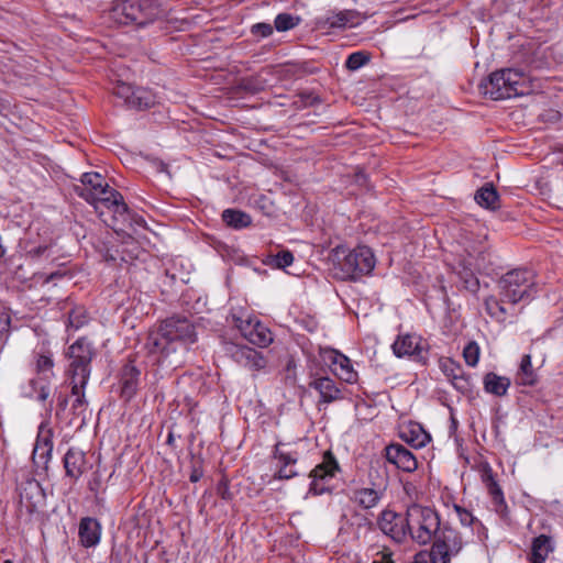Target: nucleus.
I'll use <instances>...</instances> for the list:
<instances>
[{"label":"nucleus","mask_w":563,"mask_h":563,"mask_svg":"<svg viewBox=\"0 0 563 563\" xmlns=\"http://www.w3.org/2000/svg\"><path fill=\"white\" fill-rule=\"evenodd\" d=\"M196 340V329L188 319L172 317L150 331L145 349L158 365L176 368L184 362L189 345Z\"/></svg>","instance_id":"obj_1"},{"label":"nucleus","mask_w":563,"mask_h":563,"mask_svg":"<svg viewBox=\"0 0 563 563\" xmlns=\"http://www.w3.org/2000/svg\"><path fill=\"white\" fill-rule=\"evenodd\" d=\"M80 180L81 184L75 187V191L92 205L100 216L104 214V210H108L113 213L114 221L128 220L129 209L123 196L118 190L110 188L101 174L85 173Z\"/></svg>","instance_id":"obj_2"},{"label":"nucleus","mask_w":563,"mask_h":563,"mask_svg":"<svg viewBox=\"0 0 563 563\" xmlns=\"http://www.w3.org/2000/svg\"><path fill=\"white\" fill-rule=\"evenodd\" d=\"M332 257L335 275L341 279L356 280L368 275L375 267L374 254L364 245L354 250L338 246L333 250Z\"/></svg>","instance_id":"obj_3"},{"label":"nucleus","mask_w":563,"mask_h":563,"mask_svg":"<svg viewBox=\"0 0 563 563\" xmlns=\"http://www.w3.org/2000/svg\"><path fill=\"white\" fill-rule=\"evenodd\" d=\"M498 295L501 301L512 306L530 302L538 294L536 274L528 268H516L504 274L498 283Z\"/></svg>","instance_id":"obj_4"},{"label":"nucleus","mask_w":563,"mask_h":563,"mask_svg":"<svg viewBox=\"0 0 563 563\" xmlns=\"http://www.w3.org/2000/svg\"><path fill=\"white\" fill-rule=\"evenodd\" d=\"M165 15L158 0H125L113 5L111 19L118 24L145 26Z\"/></svg>","instance_id":"obj_5"},{"label":"nucleus","mask_w":563,"mask_h":563,"mask_svg":"<svg viewBox=\"0 0 563 563\" xmlns=\"http://www.w3.org/2000/svg\"><path fill=\"white\" fill-rule=\"evenodd\" d=\"M526 88L525 74L514 68L494 71L479 84L481 91L493 100L509 99L523 95Z\"/></svg>","instance_id":"obj_6"},{"label":"nucleus","mask_w":563,"mask_h":563,"mask_svg":"<svg viewBox=\"0 0 563 563\" xmlns=\"http://www.w3.org/2000/svg\"><path fill=\"white\" fill-rule=\"evenodd\" d=\"M407 526L410 538L418 544L426 545L437 537L442 523L434 509L413 504L407 509Z\"/></svg>","instance_id":"obj_7"},{"label":"nucleus","mask_w":563,"mask_h":563,"mask_svg":"<svg viewBox=\"0 0 563 563\" xmlns=\"http://www.w3.org/2000/svg\"><path fill=\"white\" fill-rule=\"evenodd\" d=\"M66 355L69 360L66 374L70 383L86 386L91 373V361L95 356L92 344L86 338H79L68 347Z\"/></svg>","instance_id":"obj_8"},{"label":"nucleus","mask_w":563,"mask_h":563,"mask_svg":"<svg viewBox=\"0 0 563 563\" xmlns=\"http://www.w3.org/2000/svg\"><path fill=\"white\" fill-rule=\"evenodd\" d=\"M463 548L461 534L448 525H442L432 540L431 553L434 563H450L453 556H456Z\"/></svg>","instance_id":"obj_9"},{"label":"nucleus","mask_w":563,"mask_h":563,"mask_svg":"<svg viewBox=\"0 0 563 563\" xmlns=\"http://www.w3.org/2000/svg\"><path fill=\"white\" fill-rule=\"evenodd\" d=\"M340 471V466L334 455L328 451L324 453L322 463L318 464L311 472L312 478L309 487V494L319 496L330 493L331 489L325 485L327 481L333 478Z\"/></svg>","instance_id":"obj_10"},{"label":"nucleus","mask_w":563,"mask_h":563,"mask_svg":"<svg viewBox=\"0 0 563 563\" xmlns=\"http://www.w3.org/2000/svg\"><path fill=\"white\" fill-rule=\"evenodd\" d=\"M19 501L27 514L37 511L45 505L46 495L40 482L36 479H27L21 483L19 488Z\"/></svg>","instance_id":"obj_11"},{"label":"nucleus","mask_w":563,"mask_h":563,"mask_svg":"<svg viewBox=\"0 0 563 563\" xmlns=\"http://www.w3.org/2000/svg\"><path fill=\"white\" fill-rule=\"evenodd\" d=\"M481 479L484 483L494 506V510L500 516L506 517L508 515V507L504 497V493L495 479L493 468L488 463H483L479 468Z\"/></svg>","instance_id":"obj_12"},{"label":"nucleus","mask_w":563,"mask_h":563,"mask_svg":"<svg viewBox=\"0 0 563 563\" xmlns=\"http://www.w3.org/2000/svg\"><path fill=\"white\" fill-rule=\"evenodd\" d=\"M379 527L384 533L390 536L397 542H402L407 534H409L407 516L402 517L391 510L382 512Z\"/></svg>","instance_id":"obj_13"},{"label":"nucleus","mask_w":563,"mask_h":563,"mask_svg":"<svg viewBox=\"0 0 563 563\" xmlns=\"http://www.w3.org/2000/svg\"><path fill=\"white\" fill-rule=\"evenodd\" d=\"M228 351L238 364L251 371H260L266 366L267 362L264 355L253 347L246 345H231Z\"/></svg>","instance_id":"obj_14"},{"label":"nucleus","mask_w":563,"mask_h":563,"mask_svg":"<svg viewBox=\"0 0 563 563\" xmlns=\"http://www.w3.org/2000/svg\"><path fill=\"white\" fill-rule=\"evenodd\" d=\"M423 340L421 336L416 334H402L398 335L393 343V352L397 357L412 356L418 361H424L422 352Z\"/></svg>","instance_id":"obj_15"},{"label":"nucleus","mask_w":563,"mask_h":563,"mask_svg":"<svg viewBox=\"0 0 563 563\" xmlns=\"http://www.w3.org/2000/svg\"><path fill=\"white\" fill-rule=\"evenodd\" d=\"M386 460L397 468L411 473L418 468L416 456L404 445L393 443L385 449Z\"/></svg>","instance_id":"obj_16"},{"label":"nucleus","mask_w":563,"mask_h":563,"mask_svg":"<svg viewBox=\"0 0 563 563\" xmlns=\"http://www.w3.org/2000/svg\"><path fill=\"white\" fill-rule=\"evenodd\" d=\"M52 451L53 431L49 428L41 426L32 454L34 464L38 467L46 468L52 457Z\"/></svg>","instance_id":"obj_17"},{"label":"nucleus","mask_w":563,"mask_h":563,"mask_svg":"<svg viewBox=\"0 0 563 563\" xmlns=\"http://www.w3.org/2000/svg\"><path fill=\"white\" fill-rule=\"evenodd\" d=\"M79 542L84 548H95L101 538V525L96 518L85 517L78 527Z\"/></svg>","instance_id":"obj_18"},{"label":"nucleus","mask_w":563,"mask_h":563,"mask_svg":"<svg viewBox=\"0 0 563 563\" xmlns=\"http://www.w3.org/2000/svg\"><path fill=\"white\" fill-rule=\"evenodd\" d=\"M140 369L132 363H126L120 374L121 397L130 400L137 390L140 382Z\"/></svg>","instance_id":"obj_19"},{"label":"nucleus","mask_w":563,"mask_h":563,"mask_svg":"<svg viewBox=\"0 0 563 563\" xmlns=\"http://www.w3.org/2000/svg\"><path fill=\"white\" fill-rule=\"evenodd\" d=\"M309 386L320 394V402L330 404L342 398V391L335 382L328 376L313 378Z\"/></svg>","instance_id":"obj_20"},{"label":"nucleus","mask_w":563,"mask_h":563,"mask_svg":"<svg viewBox=\"0 0 563 563\" xmlns=\"http://www.w3.org/2000/svg\"><path fill=\"white\" fill-rule=\"evenodd\" d=\"M467 254L468 257L464 258L461 263L463 269L459 274L461 280L463 282L464 288L472 292H476L479 288V282L475 276L474 271L481 267V264L478 263L479 256H475L471 252H467ZM481 254L482 252H478V255Z\"/></svg>","instance_id":"obj_21"},{"label":"nucleus","mask_w":563,"mask_h":563,"mask_svg":"<svg viewBox=\"0 0 563 563\" xmlns=\"http://www.w3.org/2000/svg\"><path fill=\"white\" fill-rule=\"evenodd\" d=\"M384 492L385 488L380 486L362 487L353 490L351 499L361 508L371 509L378 505Z\"/></svg>","instance_id":"obj_22"},{"label":"nucleus","mask_w":563,"mask_h":563,"mask_svg":"<svg viewBox=\"0 0 563 563\" xmlns=\"http://www.w3.org/2000/svg\"><path fill=\"white\" fill-rule=\"evenodd\" d=\"M358 24L357 14L352 10L330 13L320 20V25L324 29H344L353 27Z\"/></svg>","instance_id":"obj_23"},{"label":"nucleus","mask_w":563,"mask_h":563,"mask_svg":"<svg viewBox=\"0 0 563 563\" xmlns=\"http://www.w3.org/2000/svg\"><path fill=\"white\" fill-rule=\"evenodd\" d=\"M86 456L85 453L77 449L70 448L64 456V467L66 475L73 479H78L85 471Z\"/></svg>","instance_id":"obj_24"},{"label":"nucleus","mask_w":563,"mask_h":563,"mask_svg":"<svg viewBox=\"0 0 563 563\" xmlns=\"http://www.w3.org/2000/svg\"><path fill=\"white\" fill-rule=\"evenodd\" d=\"M553 551L554 544L551 537L540 534L532 540L529 561L531 563H544Z\"/></svg>","instance_id":"obj_25"},{"label":"nucleus","mask_w":563,"mask_h":563,"mask_svg":"<svg viewBox=\"0 0 563 563\" xmlns=\"http://www.w3.org/2000/svg\"><path fill=\"white\" fill-rule=\"evenodd\" d=\"M483 384L486 393L503 397L507 394L511 382L506 376H499L496 373L489 372L484 376Z\"/></svg>","instance_id":"obj_26"},{"label":"nucleus","mask_w":563,"mask_h":563,"mask_svg":"<svg viewBox=\"0 0 563 563\" xmlns=\"http://www.w3.org/2000/svg\"><path fill=\"white\" fill-rule=\"evenodd\" d=\"M401 439L416 449L423 448L431 441L430 434L418 424H410L400 433Z\"/></svg>","instance_id":"obj_27"},{"label":"nucleus","mask_w":563,"mask_h":563,"mask_svg":"<svg viewBox=\"0 0 563 563\" xmlns=\"http://www.w3.org/2000/svg\"><path fill=\"white\" fill-rule=\"evenodd\" d=\"M334 373L340 379L353 384L357 380V373L353 369L350 358L341 353H335L333 357Z\"/></svg>","instance_id":"obj_28"},{"label":"nucleus","mask_w":563,"mask_h":563,"mask_svg":"<svg viewBox=\"0 0 563 563\" xmlns=\"http://www.w3.org/2000/svg\"><path fill=\"white\" fill-rule=\"evenodd\" d=\"M223 222L235 230L249 227L252 223V218L244 211L236 209H225L222 212Z\"/></svg>","instance_id":"obj_29"},{"label":"nucleus","mask_w":563,"mask_h":563,"mask_svg":"<svg viewBox=\"0 0 563 563\" xmlns=\"http://www.w3.org/2000/svg\"><path fill=\"white\" fill-rule=\"evenodd\" d=\"M538 380V375L534 372L531 363V356L526 354L522 356L519 369L517 373V383L523 386H533Z\"/></svg>","instance_id":"obj_30"},{"label":"nucleus","mask_w":563,"mask_h":563,"mask_svg":"<svg viewBox=\"0 0 563 563\" xmlns=\"http://www.w3.org/2000/svg\"><path fill=\"white\" fill-rule=\"evenodd\" d=\"M504 303H507V301H501L500 297L498 299L494 296L487 297L484 301L486 312L500 323L505 322L509 314Z\"/></svg>","instance_id":"obj_31"},{"label":"nucleus","mask_w":563,"mask_h":563,"mask_svg":"<svg viewBox=\"0 0 563 563\" xmlns=\"http://www.w3.org/2000/svg\"><path fill=\"white\" fill-rule=\"evenodd\" d=\"M244 336L254 345L265 347L267 346L272 341V334L263 327L260 322H256L251 330L247 332H244Z\"/></svg>","instance_id":"obj_32"},{"label":"nucleus","mask_w":563,"mask_h":563,"mask_svg":"<svg viewBox=\"0 0 563 563\" xmlns=\"http://www.w3.org/2000/svg\"><path fill=\"white\" fill-rule=\"evenodd\" d=\"M498 194L492 185L478 189L475 194L476 202L487 209L498 208Z\"/></svg>","instance_id":"obj_33"},{"label":"nucleus","mask_w":563,"mask_h":563,"mask_svg":"<svg viewBox=\"0 0 563 563\" xmlns=\"http://www.w3.org/2000/svg\"><path fill=\"white\" fill-rule=\"evenodd\" d=\"M154 103L155 98L153 93L145 88L137 87L134 89L133 97L130 99L128 107L142 110L150 108Z\"/></svg>","instance_id":"obj_34"},{"label":"nucleus","mask_w":563,"mask_h":563,"mask_svg":"<svg viewBox=\"0 0 563 563\" xmlns=\"http://www.w3.org/2000/svg\"><path fill=\"white\" fill-rule=\"evenodd\" d=\"M35 369L38 375L44 379H49L54 376L53 367L54 361L51 353H36L35 354Z\"/></svg>","instance_id":"obj_35"},{"label":"nucleus","mask_w":563,"mask_h":563,"mask_svg":"<svg viewBox=\"0 0 563 563\" xmlns=\"http://www.w3.org/2000/svg\"><path fill=\"white\" fill-rule=\"evenodd\" d=\"M71 386V395L75 397V400L71 405V410L74 415L80 416L88 405V401L85 396L86 386H79L76 383H70Z\"/></svg>","instance_id":"obj_36"},{"label":"nucleus","mask_w":563,"mask_h":563,"mask_svg":"<svg viewBox=\"0 0 563 563\" xmlns=\"http://www.w3.org/2000/svg\"><path fill=\"white\" fill-rule=\"evenodd\" d=\"M284 443L277 442L274 446L273 456L278 460L280 466H294L298 461L297 452H285L283 450Z\"/></svg>","instance_id":"obj_37"},{"label":"nucleus","mask_w":563,"mask_h":563,"mask_svg":"<svg viewBox=\"0 0 563 563\" xmlns=\"http://www.w3.org/2000/svg\"><path fill=\"white\" fill-rule=\"evenodd\" d=\"M294 262V255L288 250H283L277 254H272L267 257L266 264L276 268H286Z\"/></svg>","instance_id":"obj_38"},{"label":"nucleus","mask_w":563,"mask_h":563,"mask_svg":"<svg viewBox=\"0 0 563 563\" xmlns=\"http://www.w3.org/2000/svg\"><path fill=\"white\" fill-rule=\"evenodd\" d=\"M300 22L298 16H294L290 13H279L275 18L274 26L278 32H285L294 29Z\"/></svg>","instance_id":"obj_39"},{"label":"nucleus","mask_w":563,"mask_h":563,"mask_svg":"<svg viewBox=\"0 0 563 563\" xmlns=\"http://www.w3.org/2000/svg\"><path fill=\"white\" fill-rule=\"evenodd\" d=\"M440 368L450 380H453L464 372L459 363L449 357L440 360Z\"/></svg>","instance_id":"obj_40"},{"label":"nucleus","mask_w":563,"mask_h":563,"mask_svg":"<svg viewBox=\"0 0 563 563\" xmlns=\"http://www.w3.org/2000/svg\"><path fill=\"white\" fill-rule=\"evenodd\" d=\"M368 62H369V54H367L363 51H358V52H354L349 55V57L345 62V67L349 70L354 71V70L360 69L364 65H366Z\"/></svg>","instance_id":"obj_41"},{"label":"nucleus","mask_w":563,"mask_h":563,"mask_svg":"<svg viewBox=\"0 0 563 563\" xmlns=\"http://www.w3.org/2000/svg\"><path fill=\"white\" fill-rule=\"evenodd\" d=\"M88 321L86 311L81 307L71 309L68 313V325L75 330L80 329Z\"/></svg>","instance_id":"obj_42"},{"label":"nucleus","mask_w":563,"mask_h":563,"mask_svg":"<svg viewBox=\"0 0 563 563\" xmlns=\"http://www.w3.org/2000/svg\"><path fill=\"white\" fill-rule=\"evenodd\" d=\"M479 346L476 342L472 341L466 344L463 350V357L467 365L474 367L479 361Z\"/></svg>","instance_id":"obj_43"},{"label":"nucleus","mask_w":563,"mask_h":563,"mask_svg":"<svg viewBox=\"0 0 563 563\" xmlns=\"http://www.w3.org/2000/svg\"><path fill=\"white\" fill-rule=\"evenodd\" d=\"M11 331V316L4 310L0 309V343H4L9 336Z\"/></svg>","instance_id":"obj_44"},{"label":"nucleus","mask_w":563,"mask_h":563,"mask_svg":"<svg viewBox=\"0 0 563 563\" xmlns=\"http://www.w3.org/2000/svg\"><path fill=\"white\" fill-rule=\"evenodd\" d=\"M134 89L135 88L129 84L120 82L114 87L113 93L118 98L123 99L125 104L129 106L130 99L133 97Z\"/></svg>","instance_id":"obj_45"},{"label":"nucleus","mask_w":563,"mask_h":563,"mask_svg":"<svg viewBox=\"0 0 563 563\" xmlns=\"http://www.w3.org/2000/svg\"><path fill=\"white\" fill-rule=\"evenodd\" d=\"M454 388L463 394L468 393L471 390V382L470 378L462 372V375H459L456 378L451 380Z\"/></svg>","instance_id":"obj_46"},{"label":"nucleus","mask_w":563,"mask_h":563,"mask_svg":"<svg viewBox=\"0 0 563 563\" xmlns=\"http://www.w3.org/2000/svg\"><path fill=\"white\" fill-rule=\"evenodd\" d=\"M251 33L254 36L268 37L273 34V26L269 23H256L252 25Z\"/></svg>","instance_id":"obj_47"},{"label":"nucleus","mask_w":563,"mask_h":563,"mask_svg":"<svg viewBox=\"0 0 563 563\" xmlns=\"http://www.w3.org/2000/svg\"><path fill=\"white\" fill-rule=\"evenodd\" d=\"M298 475V472L292 466H279L278 471L274 475L277 479H290Z\"/></svg>","instance_id":"obj_48"},{"label":"nucleus","mask_w":563,"mask_h":563,"mask_svg":"<svg viewBox=\"0 0 563 563\" xmlns=\"http://www.w3.org/2000/svg\"><path fill=\"white\" fill-rule=\"evenodd\" d=\"M454 509H455V511L460 518V521L463 526H471L473 523L474 517L468 510H466L457 505L454 506Z\"/></svg>","instance_id":"obj_49"},{"label":"nucleus","mask_w":563,"mask_h":563,"mask_svg":"<svg viewBox=\"0 0 563 563\" xmlns=\"http://www.w3.org/2000/svg\"><path fill=\"white\" fill-rule=\"evenodd\" d=\"M57 401V410L56 416L58 417L62 412H64L68 406V396L64 393L56 394Z\"/></svg>","instance_id":"obj_50"},{"label":"nucleus","mask_w":563,"mask_h":563,"mask_svg":"<svg viewBox=\"0 0 563 563\" xmlns=\"http://www.w3.org/2000/svg\"><path fill=\"white\" fill-rule=\"evenodd\" d=\"M46 251H47L46 245H40V246L29 250L26 252V255H27V257L35 260V258L41 257Z\"/></svg>","instance_id":"obj_51"},{"label":"nucleus","mask_w":563,"mask_h":563,"mask_svg":"<svg viewBox=\"0 0 563 563\" xmlns=\"http://www.w3.org/2000/svg\"><path fill=\"white\" fill-rule=\"evenodd\" d=\"M300 97L305 106H313L320 102V99L311 92H302Z\"/></svg>","instance_id":"obj_52"},{"label":"nucleus","mask_w":563,"mask_h":563,"mask_svg":"<svg viewBox=\"0 0 563 563\" xmlns=\"http://www.w3.org/2000/svg\"><path fill=\"white\" fill-rule=\"evenodd\" d=\"M36 393V399L42 402L46 401L51 395L49 387L46 385L41 386Z\"/></svg>","instance_id":"obj_53"},{"label":"nucleus","mask_w":563,"mask_h":563,"mask_svg":"<svg viewBox=\"0 0 563 563\" xmlns=\"http://www.w3.org/2000/svg\"><path fill=\"white\" fill-rule=\"evenodd\" d=\"M203 473L200 468L194 467L189 476L190 482L196 483L202 477Z\"/></svg>","instance_id":"obj_54"},{"label":"nucleus","mask_w":563,"mask_h":563,"mask_svg":"<svg viewBox=\"0 0 563 563\" xmlns=\"http://www.w3.org/2000/svg\"><path fill=\"white\" fill-rule=\"evenodd\" d=\"M62 276H63V274L60 272L51 273V274L46 275L44 283H49L56 278H60Z\"/></svg>","instance_id":"obj_55"},{"label":"nucleus","mask_w":563,"mask_h":563,"mask_svg":"<svg viewBox=\"0 0 563 563\" xmlns=\"http://www.w3.org/2000/svg\"><path fill=\"white\" fill-rule=\"evenodd\" d=\"M380 563H394V561L391 559V553L390 552H383L382 553V562Z\"/></svg>","instance_id":"obj_56"},{"label":"nucleus","mask_w":563,"mask_h":563,"mask_svg":"<svg viewBox=\"0 0 563 563\" xmlns=\"http://www.w3.org/2000/svg\"><path fill=\"white\" fill-rule=\"evenodd\" d=\"M173 442H174V435H173V433H169L167 437V443L173 444Z\"/></svg>","instance_id":"obj_57"},{"label":"nucleus","mask_w":563,"mask_h":563,"mask_svg":"<svg viewBox=\"0 0 563 563\" xmlns=\"http://www.w3.org/2000/svg\"><path fill=\"white\" fill-rule=\"evenodd\" d=\"M559 161L563 165V148L559 152Z\"/></svg>","instance_id":"obj_58"},{"label":"nucleus","mask_w":563,"mask_h":563,"mask_svg":"<svg viewBox=\"0 0 563 563\" xmlns=\"http://www.w3.org/2000/svg\"><path fill=\"white\" fill-rule=\"evenodd\" d=\"M107 260H108V261H115V257H113L112 255H110V256H107Z\"/></svg>","instance_id":"obj_59"},{"label":"nucleus","mask_w":563,"mask_h":563,"mask_svg":"<svg viewBox=\"0 0 563 563\" xmlns=\"http://www.w3.org/2000/svg\"><path fill=\"white\" fill-rule=\"evenodd\" d=\"M4 563H13L11 560H5Z\"/></svg>","instance_id":"obj_60"},{"label":"nucleus","mask_w":563,"mask_h":563,"mask_svg":"<svg viewBox=\"0 0 563 563\" xmlns=\"http://www.w3.org/2000/svg\"><path fill=\"white\" fill-rule=\"evenodd\" d=\"M158 1L163 3V0H158Z\"/></svg>","instance_id":"obj_61"}]
</instances>
